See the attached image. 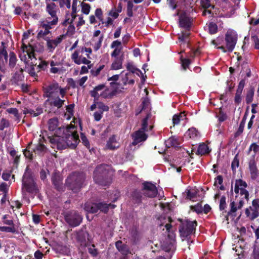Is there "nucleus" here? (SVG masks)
Here are the masks:
<instances>
[{
    "label": "nucleus",
    "mask_w": 259,
    "mask_h": 259,
    "mask_svg": "<svg viewBox=\"0 0 259 259\" xmlns=\"http://www.w3.org/2000/svg\"><path fill=\"white\" fill-rule=\"evenodd\" d=\"M84 209L89 212L93 213H96L99 210L98 203H85L84 205Z\"/></svg>",
    "instance_id": "27"
},
{
    "label": "nucleus",
    "mask_w": 259,
    "mask_h": 259,
    "mask_svg": "<svg viewBox=\"0 0 259 259\" xmlns=\"http://www.w3.org/2000/svg\"><path fill=\"white\" fill-rule=\"evenodd\" d=\"M126 68L127 70L131 71L132 73H135L136 71H138L141 74H142V72L139 69L136 68L133 64L128 63L127 64Z\"/></svg>",
    "instance_id": "56"
},
{
    "label": "nucleus",
    "mask_w": 259,
    "mask_h": 259,
    "mask_svg": "<svg viewBox=\"0 0 259 259\" xmlns=\"http://www.w3.org/2000/svg\"><path fill=\"white\" fill-rule=\"evenodd\" d=\"M149 103V102L148 99H144L143 100L142 104L140 106V107H141V109H140V111L138 113H137V114H138L139 113H140L142 110L146 109L147 108V107L148 106Z\"/></svg>",
    "instance_id": "57"
},
{
    "label": "nucleus",
    "mask_w": 259,
    "mask_h": 259,
    "mask_svg": "<svg viewBox=\"0 0 259 259\" xmlns=\"http://www.w3.org/2000/svg\"><path fill=\"white\" fill-rule=\"evenodd\" d=\"M65 37V35L62 34L57 36L54 39H51L49 37H46L44 39L47 41V48L50 52H53L55 49L60 44Z\"/></svg>",
    "instance_id": "9"
},
{
    "label": "nucleus",
    "mask_w": 259,
    "mask_h": 259,
    "mask_svg": "<svg viewBox=\"0 0 259 259\" xmlns=\"http://www.w3.org/2000/svg\"><path fill=\"white\" fill-rule=\"evenodd\" d=\"M247 187L246 182L241 179H236L235 180L234 192L236 194H238L239 190L241 188H246Z\"/></svg>",
    "instance_id": "26"
},
{
    "label": "nucleus",
    "mask_w": 259,
    "mask_h": 259,
    "mask_svg": "<svg viewBox=\"0 0 259 259\" xmlns=\"http://www.w3.org/2000/svg\"><path fill=\"white\" fill-rule=\"evenodd\" d=\"M74 128V126L72 125H70L66 127L67 134L65 135V139H64L63 138H60L57 145L58 149H65L67 147L74 149L76 147L79 142V139L77 132L72 131Z\"/></svg>",
    "instance_id": "1"
},
{
    "label": "nucleus",
    "mask_w": 259,
    "mask_h": 259,
    "mask_svg": "<svg viewBox=\"0 0 259 259\" xmlns=\"http://www.w3.org/2000/svg\"><path fill=\"white\" fill-rule=\"evenodd\" d=\"M198 131L195 128H191L188 130V135L190 138H194L198 136Z\"/></svg>",
    "instance_id": "51"
},
{
    "label": "nucleus",
    "mask_w": 259,
    "mask_h": 259,
    "mask_svg": "<svg viewBox=\"0 0 259 259\" xmlns=\"http://www.w3.org/2000/svg\"><path fill=\"white\" fill-rule=\"evenodd\" d=\"M226 48L228 52H232L237 43V35L232 31H228L225 34Z\"/></svg>",
    "instance_id": "7"
},
{
    "label": "nucleus",
    "mask_w": 259,
    "mask_h": 259,
    "mask_svg": "<svg viewBox=\"0 0 259 259\" xmlns=\"http://www.w3.org/2000/svg\"><path fill=\"white\" fill-rule=\"evenodd\" d=\"M10 126L9 120L3 118L0 122V131H3L5 128L8 127Z\"/></svg>",
    "instance_id": "48"
},
{
    "label": "nucleus",
    "mask_w": 259,
    "mask_h": 259,
    "mask_svg": "<svg viewBox=\"0 0 259 259\" xmlns=\"http://www.w3.org/2000/svg\"><path fill=\"white\" fill-rule=\"evenodd\" d=\"M181 222V224L179 226V232L180 235L183 237H188L195 232V228L197 225L196 221H191L189 220H186Z\"/></svg>",
    "instance_id": "4"
},
{
    "label": "nucleus",
    "mask_w": 259,
    "mask_h": 259,
    "mask_svg": "<svg viewBox=\"0 0 259 259\" xmlns=\"http://www.w3.org/2000/svg\"><path fill=\"white\" fill-rule=\"evenodd\" d=\"M85 179V175L82 172L74 171L67 178L65 185L69 190L76 193L82 187Z\"/></svg>",
    "instance_id": "2"
},
{
    "label": "nucleus",
    "mask_w": 259,
    "mask_h": 259,
    "mask_svg": "<svg viewBox=\"0 0 259 259\" xmlns=\"http://www.w3.org/2000/svg\"><path fill=\"white\" fill-rule=\"evenodd\" d=\"M77 241L81 246H86L88 242L89 234L87 231L80 230L74 234Z\"/></svg>",
    "instance_id": "13"
},
{
    "label": "nucleus",
    "mask_w": 259,
    "mask_h": 259,
    "mask_svg": "<svg viewBox=\"0 0 259 259\" xmlns=\"http://www.w3.org/2000/svg\"><path fill=\"white\" fill-rule=\"evenodd\" d=\"M117 141L116 139L115 135L111 136L108 140L106 144V148L110 150H115L119 148Z\"/></svg>",
    "instance_id": "23"
},
{
    "label": "nucleus",
    "mask_w": 259,
    "mask_h": 259,
    "mask_svg": "<svg viewBox=\"0 0 259 259\" xmlns=\"http://www.w3.org/2000/svg\"><path fill=\"white\" fill-rule=\"evenodd\" d=\"M239 161L238 158V154H236L231 163V168L233 172L236 171V169L239 166Z\"/></svg>",
    "instance_id": "42"
},
{
    "label": "nucleus",
    "mask_w": 259,
    "mask_h": 259,
    "mask_svg": "<svg viewBox=\"0 0 259 259\" xmlns=\"http://www.w3.org/2000/svg\"><path fill=\"white\" fill-rule=\"evenodd\" d=\"M106 88V85L104 84H100L96 86L93 90L91 91L90 94L91 97L94 98V101L98 100L99 99V92L103 91V90Z\"/></svg>",
    "instance_id": "21"
},
{
    "label": "nucleus",
    "mask_w": 259,
    "mask_h": 259,
    "mask_svg": "<svg viewBox=\"0 0 259 259\" xmlns=\"http://www.w3.org/2000/svg\"><path fill=\"white\" fill-rule=\"evenodd\" d=\"M226 196L223 195L220 200L219 209L220 210H224L227 208V204L226 202Z\"/></svg>",
    "instance_id": "46"
},
{
    "label": "nucleus",
    "mask_w": 259,
    "mask_h": 259,
    "mask_svg": "<svg viewBox=\"0 0 259 259\" xmlns=\"http://www.w3.org/2000/svg\"><path fill=\"white\" fill-rule=\"evenodd\" d=\"M45 149V146L41 143H38L34 149H32L33 151L37 154H39L40 153L44 151Z\"/></svg>",
    "instance_id": "43"
},
{
    "label": "nucleus",
    "mask_w": 259,
    "mask_h": 259,
    "mask_svg": "<svg viewBox=\"0 0 259 259\" xmlns=\"http://www.w3.org/2000/svg\"><path fill=\"white\" fill-rule=\"evenodd\" d=\"M31 143H29L26 148L23 150V154L26 158L32 160L33 158L32 151L30 150Z\"/></svg>",
    "instance_id": "37"
},
{
    "label": "nucleus",
    "mask_w": 259,
    "mask_h": 259,
    "mask_svg": "<svg viewBox=\"0 0 259 259\" xmlns=\"http://www.w3.org/2000/svg\"><path fill=\"white\" fill-rule=\"evenodd\" d=\"M103 38L104 35L102 34L100 36L99 40L95 44L94 46V49L95 51H98L101 48Z\"/></svg>",
    "instance_id": "58"
},
{
    "label": "nucleus",
    "mask_w": 259,
    "mask_h": 259,
    "mask_svg": "<svg viewBox=\"0 0 259 259\" xmlns=\"http://www.w3.org/2000/svg\"><path fill=\"white\" fill-rule=\"evenodd\" d=\"M64 219L66 223L72 227L79 226L82 220L79 212L74 210L67 212L64 215Z\"/></svg>",
    "instance_id": "5"
},
{
    "label": "nucleus",
    "mask_w": 259,
    "mask_h": 259,
    "mask_svg": "<svg viewBox=\"0 0 259 259\" xmlns=\"http://www.w3.org/2000/svg\"><path fill=\"white\" fill-rule=\"evenodd\" d=\"M165 144L166 147L169 148L172 147H178L179 143L177 139L171 137L165 141Z\"/></svg>",
    "instance_id": "32"
},
{
    "label": "nucleus",
    "mask_w": 259,
    "mask_h": 259,
    "mask_svg": "<svg viewBox=\"0 0 259 259\" xmlns=\"http://www.w3.org/2000/svg\"><path fill=\"white\" fill-rule=\"evenodd\" d=\"M95 15L100 21L103 20V12L100 8H98L95 10Z\"/></svg>",
    "instance_id": "63"
},
{
    "label": "nucleus",
    "mask_w": 259,
    "mask_h": 259,
    "mask_svg": "<svg viewBox=\"0 0 259 259\" xmlns=\"http://www.w3.org/2000/svg\"><path fill=\"white\" fill-rule=\"evenodd\" d=\"M186 119H187V117L185 112L175 114L172 117L173 126L179 124L181 121H184Z\"/></svg>",
    "instance_id": "24"
},
{
    "label": "nucleus",
    "mask_w": 259,
    "mask_h": 259,
    "mask_svg": "<svg viewBox=\"0 0 259 259\" xmlns=\"http://www.w3.org/2000/svg\"><path fill=\"white\" fill-rule=\"evenodd\" d=\"M7 111L9 113L13 114L19 120L20 116L18 113V110L17 108H10L8 109Z\"/></svg>",
    "instance_id": "55"
},
{
    "label": "nucleus",
    "mask_w": 259,
    "mask_h": 259,
    "mask_svg": "<svg viewBox=\"0 0 259 259\" xmlns=\"http://www.w3.org/2000/svg\"><path fill=\"white\" fill-rule=\"evenodd\" d=\"M254 96V89L250 88L247 92L245 100L247 104L250 103L253 100Z\"/></svg>",
    "instance_id": "39"
},
{
    "label": "nucleus",
    "mask_w": 259,
    "mask_h": 259,
    "mask_svg": "<svg viewBox=\"0 0 259 259\" xmlns=\"http://www.w3.org/2000/svg\"><path fill=\"white\" fill-rule=\"evenodd\" d=\"M245 83V79H241L239 82L236 92L242 93Z\"/></svg>",
    "instance_id": "60"
},
{
    "label": "nucleus",
    "mask_w": 259,
    "mask_h": 259,
    "mask_svg": "<svg viewBox=\"0 0 259 259\" xmlns=\"http://www.w3.org/2000/svg\"><path fill=\"white\" fill-rule=\"evenodd\" d=\"M181 65L184 70L189 68V65L191 64V60L188 58H183L182 56L180 58Z\"/></svg>",
    "instance_id": "36"
},
{
    "label": "nucleus",
    "mask_w": 259,
    "mask_h": 259,
    "mask_svg": "<svg viewBox=\"0 0 259 259\" xmlns=\"http://www.w3.org/2000/svg\"><path fill=\"white\" fill-rule=\"evenodd\" d=\"M142 191H139L138 190H134L132 194V196L133 200L135 201L137 203H140L142 201Z\"/></svg>",
    "instance_id": "33"
},
{
    "label": "nucleus",
    "mask_w": 259,
    "mask_h": 259,
    "mask_svg": "<svg viewBox=\"0 0 259 259\" xmlns=\"http://www.w3.org/2000/svg\"><path fill=\"white\" fill-rule=\"evenodd\" d=\"M49 175V171L48 169H41L40 171V178L45 182L47 181V175Z\"/></svg>",
    "instance_id": "49"
},
{
    "label": "nucleus",
    "mask_w": 259,
    "mask_h": 259,
    "mask_svg": "<svg viewBox=\"0 0 259 259\" xmlns=\"http://www.w3.org/2000/svg\"><path fill=\"white\" fill-rule=\"evenodd\" d=\"M9 66L10 68H13L15 66L17 59L16 57V55L13 52H11L9 54Z\"/></svg>",
    "instance_id": "35"
},
{
    "label": "nucleus",
    "mask_w": 259,
    "mask_h": 259,
    "mask_svg": "<svg viewBox=\"0 0 259 259\" xmlns=\"http://www.w3.org/2000/svg\"><path fill=\"white\" fill-rule=\"evenodd\" d=\"M201 6L204 9H207L210 8L213 9L214 6L211 5L209 0H201Z\"/></svg>",
    "instance_id": "44"
},
{
    "label": "nucleus",
    "mask_w": 259,
    "mask_h": 259,
    "mask_svg": "<svg viewBox=\"0 0 259 259\" xmlns=\"http://www.w3.org/2000/svg\"><path fill=\"white\" fill-rule=\"evenodd\" d=\"M58 120L57 118H53L48 121V128L50 131H54L57 127Z\"/></svg>",
    "instance_id": "34"
},
{
    "label": "nucleus",
    "mask_w": 259,
    "mask_h": 259,
    "mask_svg": "<svg viewBox=\"0 0 259 259\" xmlns=\"http://www.w3.org/2000/svg\"><path fill=\"white\" fill-rule=\"evenodd\" d=\"M247 115V113L245 112V113L244 114V115L242 119V120L239 124V126L238 128V130L235 133V135H234L235 138L238 137L243 133V130H244V125H245V122H246Z\"/></svg>",
    "instance_id": "30"
},
{
    "label": "nucleus",
    "mask_w": 259,
    "mask_h": 259,
    "mask_svg": "<svg viewBox=\"0 0 259 259\" xmlns=\"http://www.w3.org/2000/svg\"><path fill=\"white\" fill-rule=\"evenodd\" d=\"M123 58V55H121L119 57H116L111 64V69L118 70L122 68Z\"/></svg>",
    "instance_id": "25"
},
{
    "label": "nucleus",
    "mask_w": 259,
    "mask_h": 259,
    "mask_svg": "<svg viewBox=\"0 0 259 259\" xmlns=\"http://www.w3.org/2000/svg\"><path fill=\"white\" fill-rule=\"evenodd\" d=\"M49 63L48 62L46 61H41L39 64L37 66V67L41 70H45L48 66Z\"/></svg>",
    "instance_id": "62"
},
{
    "label": "nucleus",
    "mask_w": 259,
    "mask_h": 259,
    "mask_svg": "<svg viewBox=\"0 0 259 259\" xmlns=\"http://www.w3.org/2000/svg\"><path fill=\"white\" fill-rule=\"evenodd\" d=\"M26 53L29 58L31 59L32 57L35 58V54L32 45H29V50H26Z\"/></svg>",
    "instance_id": "61"
},
{
    "label": "nucleus",
    "mask_w": 259,
    "mask_h": 259,
    "mask_svg": "<svg viewBox=\"0 0 259 259\" xmlns=\"http://www.w3.org/2000/svg\"><path fill=\"white\" fill-rule=\"evenodd\" d=\"M130 239L132 243L134 245L138 244L140 241L141 237L137 229L136 228H133L130 231Z\"/></svg>",
    "instance_id": "22"
},
{
    "label": "nucleus",
    "mask_w": 259,
    "mask_h": 259,
    "mask_svg": "<svg viewBox=\"0 0 259 259\" xmlns=\"http://www.w3.org/2000/svg\"><path fill=\"white\" fill-rule=\"evenodd\" d=\"M180 26L187 30H189L191 27V22L189 17L181 18L179 21Z\"/></svg>",
    "instance_id": "29"
},
{
    "label": "nucleus",
    "mask_w": 259,
    "mask_h": 259,
    "mask_svg": "<svg viewBox=\"0 0 259 259\" xmlns=\"http://www.w3.org/2000/svg\"><path fill=\"white\" fill-rule=\"evenodd\" d=\"M80 138H81V140L82 141V143H83V144L88 149H90V142H89L88 139H87V138L86 137V136H85V135L83 133H81Z\"/></svg>",
    "instance_id": "50"
},
{
    "label": "nucleus",
    "mask_w": 259,
    "mask_h": 259,
    "mask_svg": "<svg viewBox=\"0 0 259 259\" xmlns=\"http://www.w3.org/2000/svg\"><path fill=\"white\" fill-rule=\"evenodd\" d=\"M71 58L73 61L77 65H80L81 63L84 64H90L91 61L88 60L85 57H82L81 56H79V51L75 50L71 56Z\"/></svg>",
    "instance_id": "15"
},
{
    "label": "nucleus",
    "mask_w": 259,
    "mask_h": 259,
    "mask_svg": "<svg viewBox=\"0 0 259 259\" xmlns=\"http://www.w3.org/2000/svg\"><path fill=\"white\" fill-rule=\"evenodd\" d=\"M109 89L108 87L106 88L103 90V91L100 93L99 97H101L104 99H107L109 98Z\"/></svg>",
    "instance_id": "59"
},
{
    "label": "nucleus",
    "mask_w": 259,
    "mask_h": 259,
    "mask_svg": "<svg viewBox=\"0 0 259 259\" xmlns=\"http://www.w3.org/2000/svg\"><path fill=\"white\" fill-rule=\"evenodd\" d=\"M105 67L104 65H100L98 68H97L96 70L92 69L91 70V74L94 76H97L99 75L101 71L103 69V68Z\"/></svg>",
    "instance_id": "54"
},
{
    "label": "nucleus",
    "mask_w": 259,
    "mask_h": 259,
    "mask_svg": "<svg viewBox=\"0 0 259 259\" xmlns=\"http://www.w3.org/2000/svg\"><path fill=\"white\" fill-rule=\"evenodd\" d=\"M115 246L117 249L123 255H126L131 253L128 246L126 244L122 243L121 240L116 242Z\"/></svg>",
    "instance_id": "20"
},
{
    "label": "nucleus",
    "mask_w": 259,
    "mask_h": 259,
    "mask_svg": "<svg viewBox=\"0 0 259 259\" xmlns=\"http://www.w3.org/2000/svg\"><path fill=\"white\" fill-rule=\"evenodd\" d=\"M141 191L143 195L148 198H154L158 193V190L155 184L151 182L145 181L142 184Z\"/></svg>",
    "instance_id": "6"
},
{
    "label": "nucleus",
    "mask_w": 259,
    "mask_h": 259,
    "mask_svg": "<svg viewBox=\"0 0 259 259\" xmlns=\"http://www.w3.org/2000/svg\"><path fill=\"white\" fill-rule=\"evenodd\" d=\"M230 209L228 211V215H232V217H235L236 215L234 214L236 212L237 209V206H236L235 201H231L230 203Z\"/></svg>",
    "instance_id": "38"
},
{
    "label": "nucleus",
    "mask_w": 259,
    "mask_h": 259,
    "mask_svg": "<svg viewBox=\"0 0 259 259\" xmlns=\"http://www.w3.org/2000/svg\"><path fill=\"white\" fill-rule=\"evenodd\" d=\"M148 119L149 115H147V116L143 119L142 121V127L140 130H142L144 131H147Z\"/></svg>",
    "instance_id": "52"
},
{
    "label": "nucleus",
    "mask_w": 259,
    "mask_h": 259,
    "mask_svg": "<svg viewBox=\"0 0 259 259\" xmlns=\"http://www.w3.org/2000/svg\"><path fill=\"white\" fill-rule=\"evenodd\" d=\"M24 190L30 194H36L38 192V190L34 182L22 184V192L23 194Z\"/></svg>",
    "instance_id": "17"
},
{
    "label": "nucleus",
    "mask_w": 259,
    "mask_h": 259,
    "mask_svg": "<svg viewBox=\"0 0 259 259\" xmlns=\"http://www.w3.org/2000/svg\"><path fill=\"white\" fill-rule=\"evenodd\" d=\"M8 59V54L6 50L5 44L4 42H2V45L0 47V68L5 66L7 63Z\"/></svg>",
    "instance_id": "16"
},
{
    "label": "nucleus",
    "mask_w": 259,
    "mask_h": 259,
    "mask_svg": "<svg viewBox=\"0 0 259 259\" xmlns=\"http://www.w3.org/2000/svg\"><path fill=\"white\" fill-rule=\"evenodd\" d=\"M248 165L251 178L252 180H255L258 176L259 170L257 168L255 160L254 159L250 160L248 163Z\"/></svg>",
    "instance_id": "18"
},
{
    "label": "nucleus",
    "mask_w": 259,
    "mask_h": 259,
    "mask_svg": "<svg viewBox=\"0 0 259 259\" xmlns=\"http://www.w3.org/2000/svg\"><path fill=\"white\" fill-rule=\"evenodd\" d=\"M3 223L8 226H0V231L13 234H18V229L16 227L14 221L12 219H7L3 221Z\"/></svg>",
    "instance_id": "8"
},
{
    "label": "nucleus",
    "mask_w": 259,
    "mask_h": 259,
    "mask_svg": "<svg viewBox=\"0 0 259 259\" xmlns=\"http://www.w3.org/2000/svg\"><path fill=\"white\" fill-rule=\"evenodd\" d=\"M251 39L254 42V48L255 49H259V38L256 35H253L251 36Z\"/></svg>",
    "instance_id": "64"
},
{
    "label": "nucleus",
    "mask_w": 259,
    "mask_h": 259,
    "mask_svg": "<svg viewBox=\"0 0 259 259\" xmlns=\"http://www.w3.org/2000/svg\"><path fill=\"white\" fill-rule=\"evenodd\" d=\"M57 6L54 3H47L46 6L47 12L53 18V20L50 21L52 25H56L58 21L57 16Z\"/></svg>",
    "instance_id": "10"
},
{
    "label": "nucleus",
    "mask_w": 259,
    "mask_h": 259,
    "mask_svg": "<svg viewBox=\"0 0 259 259\" xmlns=\"http://www.w3.org/2000/svg\"><path fill=\"white\" fill-rule=\"evenodd\" d=\"M145 132L142 130H139L134 133L133 135V145L136 146L138 143L146 140L148 136L145 134Z\"/></svg>",
    "instance_id": "14"
},
{
    "label": "nucleus",
    "mask_w": 259,
    "mask_h": 259,
    "mask_svg": "<svg viewBox=\"0 0 259 259\" xmlns=\"http://www.w3.org/2000/svg\"><path fill=\"white\" fill-rule=\"evenodd\" d=\"M106 167V165L101 164L94 171V180L96 184L101 186H108L111 183L112 179Z\"/></svg>",
    "instance_id": "3"
},
{
    "label": "nucleus",
    "mask_w": 259,
    "mask_h": 259,
    "mask_svg": "<svg viewBox=\"0 0 259 259\" xmlns=\"http://www.w3.org/2000/svg\"><path fill=\"white\" fill-rule=\"evenodd\" d=\"M59 86L58 83L51 84L44 89L46 96L49 98L56 97L59 92Z\"/></svg>",
    "instance_id": "12"
},
{
    "label": "nucleus",
    "mask_w": 259,
    "mask_h": 259,
    "mask_svg": "<svg viewBox=\"0 0 259 259\" xmlns=\"http://www.w3.org/2000/svg\"><path fill=\"white\" fill-rule=\"evenodd\" d=\"M28 167H27L23 176L22 184L34 182L31 172L27 171Z\"/></svg>",
    "instance_id": "31"
},
{
    "label": "nucleus",
    "mask_w": 259,
    "mask_h": 259,
    "mask_svg": "<svg viewBox=\"0 0 259 259\" xmlns=\"http://www.w3.org/2000/svg\"><path fill=\"white\" fill-rule=\"evenodd\" d=\"M208 32L211 34H213L218 32V26L214 22H210L208 25Z\"/></svg>",
    "instance_id": "40"
},
{
    "label": "nucleus",
    "mask_w": 259,
    "mask_h": 259,
    "mask_svg": "<svg viewBox=\"0 0 259 259\" xmlns=\"http://www.w3.org/2000/svg\"><path fill=\"white\" fill-rule=\"evenodd\" d=\"M209 152L207 145L202 143L199 145L196 154L198 155H203L209 153Z\"/></svg>",
    "instance_id": "28"
},
{
    "label": "nucleus",
    "mask_w": 259,
    "mask_h": 259,
    "mask_svg": "<svg viewBox=\"0 0 259 259\" xmlns=\"http://www.w3.org/2000/svg\"><path fill=\"white\" fill-rule=\"evenodd\" d=\"M98 108L101 112L108 111L109 107L102 102H97Z\"/></svg>",
    "instance_id": "53"
},
{
    "label": "nucleus",
    "mask_w": 259,
    "mask_h": 259,
    "mask_svg": "<svg viewBox=\"0 0 259 259\" xmlns=\"http://www.w3.org/2000/svg\"><path fill=\"white\" fill-rule=\"evenodd\" d=\"M99 210L104 212L107 213L109 210V205L108 204L104 202L98 203Z\"/></svg>",
    "instance_id": "47"
},
{
    "label": "nucleus",
    "mask_w": 259,
    "mask_h": 259,
    "mask_svg": "<svg viewBox=\"0 0 259 259\" xmlns=\"http://www.w3.org/2000/svg\"><path fill=\"white\" fill-rule=\"evenodd\" d=\"M51 180L56 189L59 191L63 190V178L58 171H54L52 176Z\"/></svg>",
    "instance_id": "11"
},
{
    "label": "nucleus",
    "mask_w": 259,
    "mask_h": 259,
    "mask_svg": "<svg viewBox=\"0 0 259 259\" xmlns=\"http://www.w3.org/2000/svg\"><path fill=\"white\" fill-rule=\"evenodd\" d=\"M51 107L60 109L64 105L65 100L61 99L58 96L53 97L47 100Z\"/></svg>",
    "instance_id": "19"
},
{
    "label": "nucleus",
    "mask_w": 259,
    "mask_h": 259,
    "mask_svg": "<svg viewBox=\"0 0 259 259\" xmlns=\"http://www.w3.org/2000/svg\"><path fill=\"white\" fill-rule=\"evenodd\" d=\"M81 6L82 12L85 15H88L91 9L90 5L89 4L82 2Z\"/></svg>",
    "instance_id": "45"
},
{
    "label": "nucleus",
    "mask_w": 259,
    "mask_h": 259,
    "mask_svg": "<svg viewBox=\"0 0 259 259\" xmlns=\"http://www.w3.org/2000/svg\"><path fill=\"white\" fill-rule=\"evenodd\" d=\"M191 209L196 212L197 214H200L203 212L202 206L200 203H198L195 205L191 206Z\"/></svg>",
    "instance_id": "41"
}]
</instances>
